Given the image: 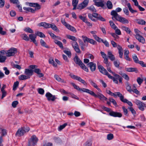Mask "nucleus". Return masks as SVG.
Returning a JSON list of instances; mask_svg holds the SVG:
<instances>
[{
    "label": "nucleus",
    "instance_id": "obj_29",
    "mask_svg": "<svg viewBox=\"0 0 146 146\" xmlns=\"http://www.w3.org/2000/svg\"><path fill=\"white\" fill-rule=\"evenodd\" d=\"M30 77L28 76L21 75L19 76V79L21 80H24L30 78Z\"/></svg>",
    "mask_w": 146,
    "mask_h": 146
},
{
    "label": "nucleus",
    "instance_id": "obj_16",
    "mask_svg": "<svg viewBox=\"0 0 146 146\" xmlns=\"http://www.w3.org/2000/svg\"><path fill=\"white\" fill-rule=\"evenodd\" d=\"M87 66L90 68L92 72L94 71L96 69V64L93 62H90L87 64Z\"/></svg>",
    "mask_w": 146,
    "mask_h": 146
},
{
    "label": "nucleus",
    "instance_id": "obj_25",
    "mask_svg": "<svg viewBox=\"0 0 146 146\" xmlns=\"http://www.w3.org/2000/svg\"><path fill=\"white\" fill-rule=\"evenodd\" d=\"M127 6L128 7L130 11L132 13H134L137 12V11L133 9L129 3H128L127 4Z\"/></svg>",
    "mask_w": 146,
    "mask_h": 146
},
{
    "label": "nucleus",
    "instance_id": "obj_11",
    "mask_svg": "<svg viewBox=\"0 0 146 146\" xmlns=\"http://www.w3.org/2000/svg\"><path fill=\"white\" fill-rule=\"evenodd\" d=\"M45 96L48 101H54L57 98L55 96L53 95L49 92H47L45 95Z\"/></svg>",
    "mask_w": 146,
    "mask_h": 146
},
{
    "label": "nucleus",
    "instance_id": "obj_41",
    "mask_svg": "<svg viewBox=\"0 0 146 146\" xmlns=\"http://www.w3.org/2000/svg\"><path fill=\"white\" fill-rule=\"evenodd\" d=\"M29 38L31 41L33 40L36 38V35L34 34H31L29 35Z\"/></svg>",
    "mask_w": 146,
    "mask_h": 146
},
{
    "label": "nucleus",
    "instance_id": "obj_45",
    "mask_svg": "<svg viewBox=\"0 0 146 146\" xmlns=\"http://www.w3.org/2000/svg\"><path fill=\"white\" fill-rule=\"evenodd\" d=\"M36 35L41 38H44L45 37V35L43 33L39 31H38L36 33Z\"/></svg>",
    "mask_w": 146,
    "mask_h": 146
},
{
    "label": "nucleus",
    "instance_id": "obj_5",
    "mask_svg": "<svg viewBox=\"0 0 146 146\" xmlns=\"http://www.w3.org/2000/svg\"><path fill=\"white\" fill-rule=\"evenodd\" d=\"M89 18L91 20L93 18V17L97 18L98 19L102 21H105L106 20L103 18L100 15L97 13H94L92 14L90 13L88 14Z\"/></svg>",
    "mask_w": 146,
    "mask_h": 146
},
{
    "label": "nucleus",
    "instance_id": "obj_39",
    "mask_svg": "<svg viewBox=\"0 0 146 146\" xmlns=\"http://www.w3.org/2000/svg\"><path fill=\"white\" fill-rule=\"evenodd\" d=\"M54 42L58 45L61 48H63V46L61 42L57 40H55Z\"/></svg>",
    "mask_w": 146,
    "mask_h": 146
},
{
    "label": "nucleus",
    "instance_id": "obj_9",
    "mask_svg": "<svg viewBox=\"0 0 146 146\" xmlns=\"http://www.w3.org/2000/svg\"><path fill=\"white\" fill-rule=\"evenodd\" d=\"M133 61L136 63L139 64L143 67H146V64L143 61H139L137 55L134 54L132 56Z\"/></svg>",
    "mask_w": 146,
    "mask_h": 146
},
{
    "label": "nucleus",
    "instance_id": "obj_23",
    "mask_svg": "<svg viewBox=\"0 0 146 146\" xmlns=\"http://www.w3.org/2000/svg\"><path fill=\"white\" fill-rule=\"evenodd\" d=\"M33 71L32 70H29L28 69H25V73L27 76H32L33 75Z\"/></svg>",
    "mask_w": 146,
    "mask_h": 146
},
{
    "label": "nucleus",
    "instance_id": "obj_63",
    "mask_svg": "<svg viewBox=\"0 0 146 146\" xmlns=\"http://www.w3.org/2000/svg\"><path fill=\"white\" fill-rule=\"evenodd\" d=\"M110 35L115 38V40L116 39L118 38L119 36L114 33H110Z\"/></svg>",
    "mask_w": 146,
    "mask_h": 146
},
{
    "label": "nucleus",
    "instance_id": "obj_15",
    "mask_svg": "<svg viewBox=\"0 0 146 146\" xmlns=\"http://www.w3.org/2000/svg\"><path fill=\"white\" fill-rule=\"evenodd\" d=\"M74 61L76 64H78L82 68V62L81 60L77 56H76L74 58Z\"/></svg>",
    "mask_w": 146,
    "mask_h": 146
},
{
    "label": "nucleus",
    "instance_id": "obj_1",
    "mask_svg": "<svg viewBox=\"0 0 146 146\" xmlns=\"http://www.w3.org/2000/svg\"><path fill=\"white\" fill-rule=\"evenodd\" d=\"M111 15L112 16V19L114 20V19L117 21L123 24H128L129 23L127 19L119 15L114 10H113L111 12Z\"/></svg>",
    "mask_w": 146,
    "mask_h": 146
},
{
    "label": "nucleus",
    "instance_id": "obj_24",
    "mask_svg": "<svg viewBox=\"0 0 146 146\" xmlns=\"http://www.w3.org/2000/svg\"><path fill=\"white\" fill-rule=\"evenodd\" d=\"M70 76L72 78L76 80L81 82H82V80L80 77L71 74H70Z\"/></svg>",
    "mask_w": 146,
    "mask_h": 146
},
{
    "label": "nucleus",
    "instance_id": "obj_6",
    "mask_svg": "<svg viewBox=\"0 0 146 146\" xmlns=\"http://www.w3.org/2000/svg\"><path fill=\"white\" fill-rule=\"evenodd\" d=\"M38 139L35 135H33L29 140V146H34L37 143Z\"/></svg>",
    "mask_w": 146,
    "mask_h": 146
},
{
    "label": "nucleus",
    "instance_id": "obj_10",
    "mask_svg": "<svg viewBox=\"0 0 146 146\" xmlns=\"http://www.w3.org/2000/svg\"><path fill=\"white\" fill-rule=\"evenodd\" d=\"M17 52V48H11L7 51L6 54L7 56L8 57L14 56L15 53Z\"/></svg>",
    "mask_w": 146,
    "mask_h": 146
},
{
    "label": "nucleus",
    "instance_id": "obj_55",
    "mask_svg": "<svg viewBox=\"0 0 146 146\" xmlns=\"http://www.w3.org/2000/svg\"><path fill=\"white\" fill-rule=\"evenodd\" d=\"M19 82L18 81H17L14 83L13 87V90L15 91L16 90L17 87L19 85Z\"/></svg>",
    "mask_w": 146,
    "mask_h": 146
},
{
    "label": "nucleus",
    "instance_id": "obj_33",
    "mask_svg": "<svg viewBox=\"0 0 146 146\" xmlns=\"http://www.w3.org/2000/svg\"><path fill=\"white\" fill-rule=\"evenodd\" d=\"M85 41H87V42H89L93 44H94L96 42V41H95L94 40L89 38L88 37L86 38V39L85 40Z\"/></svg>",
    "mask_w": 146,
    "mask_h": 146
},
{
    "label": "nucleus",
    "instance_id": "obj_37",
    "mask_svg": "<svg viewBox=\"0 0 146 146\" xmlns=\"http://www.w3.org/2000/svg\"><path fill=\"white\" fill-rule=\"evenodd\" d=\"M58 82H61L63 83H66L63 79H61L57 75H55L54 76Z\"/></svg>",
    "mask_w": 146,
    "mask_h": 146
},
{
    "label": "nucleus",
    "instance_id": "obj_53",
    "mask_svg": "<svg viewBox=\"0 0 146 146\" xmlns=\"http://www.w3.org/2000/svg\"><path fill=\"white\" fill-rule=\"evenodd\" d=\"M113 138V135L111 133L108 134L107 135V139L108 140H112Z\"/></svg>",
    "mask_w": 146,
    "mask_h": 146
},
{
    "label": "nucleus",
    "instance_id": "obj_59",
    "mask_svg": "<svg viewBox=\"0 0 146 146\" xmlns=\"http://www.w3.org/2000/svg\"><path fill=\"white\" fill-rule=\"evenodd\" d=\"M143 81V79H141L140 77H138L137 79V81L139 85H141V84Z\"/></svg>",
    "mask_w": 146,
    "mask_h": 146
},
{
    "label": "nucleus",
    "instance_id": "obj_50",
    "mask_svg": "<svg viewBox=\"0 0 146 146\" xmlns=\"http://www.w3.org/2000/svg\"><path fill=\"white\" fill-rule=\"evenodd\" d=\"M126 90L127 91L129 92H131L132 91L131 89V86L128 84L127 83L126 84Z\"/></svg>",
    "mask_w": 146,
    "mask_h": 146
},
{
    "label": "nucleus",
    "instance_id": "obj_38",
    "mask_svg": "<svg viewBox=\"0 0 146 146\" xmlns=\"http://www.w3.org/2000/svg\"><path fill=\"white\" fill-rule=\"evenodd\" d=\"M87 9L92 12H96V10L94 8V7L93 5H91L90 7H87Z\"/></svg>",
    "mask_w": 146,
    "mask_h": 146
},
{
    "label": "nucleus",
    "instance_id": "obj_58",
    "mask_svg": "<svg viewBox=\"0 0 146 146\" xmlns=\"http://www.w3.org/2000/svg\"><path fill=\"white\" fill-rule=\"evenodd\" d=\"M109 100L110 102L112 103L115 106H117L116 102L114 99L110 98L109 99Z\"/></svg>",
    "mask_w": 146,
    "mask_h": 146
},
{
    "label": "nucleus",
    "instance_id": "obj_36",
    "mask_svg": "<svg viewBox=\"0 0 146 146\" xmlns=\"http://www.w3.org/2000/svg\"><path fill=\"white\" fill-rule=\"evenodd\" d=\"M53 30L56 32H59V30L57 27L54 24H51L50 27Z\"/></svg>",
    "mask_w": 146,
    "mask_h": 146
},
{
    "label": "nucleus",
    "instance_id": "obj_49",
    "mask_svg": "<svg viewBox=\"0 0 146 146\" xmlns=\"http://www.w3.org/2000/svg\"><path fill=\"white\" fill-rule=\"evenodd\" d=\"M89 3V0H84L83 2V9L86 7Z\"/></svg>",
    "mask_w": 146,
    "mask_h": 146
},
{
    "label": "nucleus",
    "instance_id": "obj_26",
    "mask_svg": "<svg viewBox=\"0 0 146 146\" xmlns=\"http://www.w3.org/2000/svg\"><path fill=\"white\" fill-rule=\"evenodd\" d=\"M136 21L137 24L139 25H145L146 23L145 21L142 19H137Z\"/></svg>",
    "mask_w": 146,
    "mask_h": 146
},
{
    "label": "nucleus",
    "instance_id": "obj_3",
    "mask_svg": "<svg viewBox=\"0 0 146 146\" xmlns=\"http://www.w3.org/2000/svg\"><path fill=\"white\" fill-rule=\"evenodd\" d=\"M30 129L28 127H24L19 128L16 133L15 135L17 136L20 137L23 136L24 134L28 132Z\"/></svg>",
    "mask_w": 146,
    "mask_h": 146
},
{
    "label": "nucleus",
    "instance_id": "obj_32",
    "mask_svg": "<svg viewBox=\"0 0 146 146\" xmlns=\"http://www.w3.org/2000/svg\"><path fill=\"white\" fill-rule=\"evenodd\" d=\"M66 27L69 30L74 32H76V29L73 27L71 26L69 24H68V25Z\"/></svg>",
    "mask_w": 146,
    "mask_h": 146
},
{
    "label": "nucleus",
    "instance_id": "obj_14",
    "mask_svg": "<svg viewBox=\"0 0 146 146\" xmlns=\"http://www.w3.org/2000/svg\"><path fill=\"white\" fill-rule=\"evenodd\" d=\"M26 4L30 7H36V9H39L41 7L40 5L37 3L26 2Z\"/></svg>",
    "mask_w": 146,
    "mask_h": 146
},
{
    "label": "nucleus",
    "instance_id": "obj_18",
    "mask_svg": "<svg viewBox=\"0 0 146 146\" xmlns=\"http://www.w3.org/2000/svg\"><path fill=\"white\" fill-rule=\"evenodd\" d=\"M136 38L138 40V41L144 44L145 43V40L142 36L140 35H136L135 36Z\"/></svg>",
    "mask_w": 146,
    "mask_h": 146
},
{
    "label": "nucleus",
    "instance_id": "obj_54",
    "mask_svg": "<svg viewBox=\"0 0 146 146\" xmlns=\"http://www.w3.org/2000/svg\"><path fill=\"white\" fill-rule=\"evenodd\" d=\"M113 64L115 67L117 68H119V67L120 62L119 61L115 60L114 61Z\"/></svg>",
    "mask_w": 146,
    "mask_h": 146
},
{
    "label": "nucleus",
    "instance_id": "obj_31",
    "mask_svg": "<svg viewBox=\"0 0 146 146\" xmlns=\"http://www.w3.org/2000/svg\"><path fill=\"white\" fill-rule=\"evenodd\" d=\"M40 42L42 46L47 48H49V47L46 44V43L42 39H40Z\"/></svg>",
    "mask_w": 146,
    "mask_h": 146
},
{
    "label": "nucleus",
    "instance_id": "obj_22",
    "mask_svg": "<svg viewBox=\"0 0 146 146\" xmlns=\"http://www.w3.org/2000/svg\"><path fill=\"white\" fill-rule=\"evenodd\" d=\"M126 70L129 72H135L136 73H137L138 72L137 68H127Z\"/></svg>",
    "mask_w": 146,
    "mask_h": 146
},
{
    "label": "nucleus",
    "instance_id": "obj_60",
    "mask_svg": "<svg viewBox=\"0 0 146 146\" xmlns=\"http://www.w3.org/2000/svg\"><path fill=\"white\" fill-rule=\"evenodd\" d=\"M38 92L40 94L43 95L44 94V90L43 89L40 88L38 89Z\"/></svg>",
    "mask_w": 146,
    "mask_h": 146
},
{
    "label": "nucleus",
    "instance_id": "obj_42",
    "mask_svg": "<svg viewBox=\"0 0 146 146\" xmlns=\"http://www.w3.org/2000/svg\"><path fill=\"white\" fill-rule=\"evenodd\" d=\"M107 5L108 8L109 9H111L112 8V4L111 2L110 1H107Z\"/></svg>",
    "mask_w": 146,
    "mask_h": 146
},
{
    "label": "nucleus",
    "instance_id": "obj_27",
    "mask_svg": "<svg viewBox=\"0 0 146 146\" xmlns=\"http://www.w3.org/2000/svg\"><path fill=\"white\" fill-rule=\"evenodd\" d=\"M23 9L27 12H31L32 13H35V10L31 7H23ZM27 13V12H26Z\"/></svg>",
    "mask_w": 146,
    "mask_h": 146
},
{
    "label": "nucleus",
    "instance_id": "obj_20",
    "mask_svg": "<svg viewBox=\"0 0 146 146\" xmlns=\"http://www.w3.org/2000/svg\"><path fill=\"white\" fill-rule=\"evenodd\" d=\"M129 51L128 50H125L124 53V58L125 59L129 61H131V59L129 58Z\"/></svg>",
    "mask_w": 146,
    "mask_h": 146
},
{
    "label": "nucleus",
    "instance_id": "obj_8",
    "mask_svg": "<svg viewBox=\"0 0 146 146\" xmlns=\"http://www.w3.org/2000/svg\"><path fill=\"white\" fill-rule=\"evenodd\" d=\"M135 102L138 106V107L139 110L142 111L144 110L145 108L146 107V105L145 104L137 100H136Z\"/></svg>",
    "mask_w": 146,
    "mask_h": 146
},
{
    "label": "nucleus",
    "instance_id": "obj_56",
    "mask_svg": "<svg viewBox=\"0 0 146 146\" xmlns=\"http://www.w3.org/2000/svg\"><path fill=\"white\" fill-rule=\"evenodd\" d=\"M120 74H121L120 73ZM122 76L125 80L128 81L129 80V78L128 76L125 73H123L121 74Z\"/></svg>",
    "mask_w": 146,
    "mask_h": 146
},
{
    "label": "nucleus",
    "instance_id": "obj_44",
    "mask_svg": "<svg viewBox=\"0 0 146 146\" xmlns=\"http://www.w3.org/2000/svg\"><path fill=\"white\" fill-rule=\"evenodd\" d=\"M109 23H110V26L113 29H115L117 28V27L112 21H110Z\"/></svg>",
    "mask_w": 146,
    "mask_h": 146
},
{
    "label": "nucleus",
    "instance_id": "obj_64",
    "mask_svg": "<svg viewBox=\"0 0 146 146\" xmlns=\"http://www.w3.org/2000/svg\"><path fill=\"white\" fill-rule=\"evenodd\" d=\"M102 42L106 46L109 47V44L108 42L106 40H103Z\"/></svg>",
    "mask_w": 146,
    "mask_h": 146
},
{
    "label": "nucleus",
    "instance_id": "obj_34",
    "mask_svg": "<svg viewBox=\"0 0 146 146\" xmlns=\"http://www.w3.org/2000/svg\"><path fill=\"white\" fill-rule=\"evenodd\" d=\"M49 62L50 64L52 65L53 66L56 67L57 66V64L54 62L53 59L52 58H50L49 60Z\"/></svg>",
    "mask_w": 146,
    "mask_h": 146
},
{
    "label": "nucleus",
    "instance_id": "obj_13",
    "mask_svg": "<svg viewBox=\"0 0 146 146\" xmlns=\"http://www.w3.org/2000/svg\"><path fill=\"white\" fill-rule=\"evenodd\" d=\"M98 68L99 71L101 73L104 75L107 76L108 77V75H110V74L108 73L107 70L102 66L101 65H98Z\"/></svg>",
    "mask_w": 146,
    "mask_h": 146
},
{
    "label": "nucleus",
    "instance_id": "obj_46",
    "mask_svg": "<svg viewBox=\"0 0 146 146\" xmlns=\"http://www.w3.org/2000/svg\"><path fill=\"white\" fill-rule=\"evenodd\" d=\"M104 62L106 64V67H110V63L109 62L108 59H106L104 60Z\"/></svg>",
    "mask_w": 146,
    "mask_h": 146
},
{
    "label": "nucleus",
    "instance_id": "obj_48",
    "mask_svg": "<svg viewBox=\"0 0 146 146\" xmlns=\"http://www.w3.org/2000/svg\"><path fill=\"white\" fill-rule=\"evenodd\" d=\"M24 31L26 32L30 33H33L34 32L33 30L29 27H27L24 29Z\"/></svg>",
    "mask_w": 146,
    "mask_h": 146
},
{
    "label": "nucleus",
    "instance_id": "obj_2",
    "mask_svg": "<svg viewBox=\"0 0 146 146\" xmlns=\"http://www.w3.org/2000/svg\"><path fill=\"white\" fill-rule=\"evenodd\" d=\"M83 92L89 94L95 97L98 98L101 100H106L107 99L102 94L98 93L96 94L93 91L86 88H83Z\"/></svg>",
    "mask_w": 146,
    "mask_h": 146
},
{
    "label": "nucleus",
    "instance_id": "obj_17",
    "mask_svg": "<svg viewBox=\"0 0 146 146\" xmlns=\"http://www.w3.org/2000/svg\"><path fill=\"white\" fill-rule=\"evenodd\" d=\"M94 1L95 5L98 7H103L104 6L103 1L102 0H94Z\"/></svg>",
    "mask_w": 146,
    "mask_h": 146
},
{
    "label": "nucleus",
    "instance_id": "obj_12",
    "mask_svg": "<svg viewBox=\"0 0 146 146\" xmlns=\"http://www.w3.org/2000/svg\"><path fill=\"white\" fill-rule=\"evenodd\" d=\"M6 52L4 50L0 51V62H4L6 59V57L5 56L3 55L5 54Z\"/></svg>",
    "mask_w": 146,
    "mask_h": 146
},
{
    "label": "nucleus",
    "instance_id": "obj_35",
    "mask_svg": "<svg viewBox=\"0 0 146 146\" xmlns=\"http://www.w3.org/2000/svg\"><path fill=\"white\" fill-rule=\"evenodd\" d=\"M21 37L23 39L26 41H28L29 40V37L26 34H23L22 35H21Z\"/></svg>",
    "mask_w": 146,
    "mask_h": 146
},
{
    "label": "nucleus",
    "instance_id": "obj_40",
    "mask_svg": "<svg viewBox=\"0 0 146 146\" xmlns=\"http://www.w3.org/2000/svg\"><path fill=\"white\" fill-rule=\"evenodd\" d=\"M0 133L1 134L2 137L6 135V131L4 129H0Z\"/></svg>",
    "mask_w": 146,
    "mask_h": 146
},
{
    "label": "nucleus",
    "instance_id": "obj_52",
    "mask_svg": "<svg viewBox=\"0 0 146 146\" xmlns=\"http://www.w3.org/2000/svg\"><path fill=\"white\" fill-rule=\"evenodd\" d=\"M67 37L68 39L72 40L74 41H76L77 40L75 37L70 35H67Z\"/></svg>",
    "mask_w": 146,
    "mask_h": 146
},
{
    "label": "nucleus",
    "instance_id": "obj_7",
    "mask_svg": "<svg viewBox=\"0 0 146 146\" xmlns=\"http://www.w3.org/2000/svg\"><path fill=\"white\" fill-rule=\"evenodd\" d=\"M117 95L120 98V100L124 103H127L129 106H133V104L131 102L128 101L127 99H124L123 96L119 92H116Z\"/></svg>",
    "mask_w": 146,
    "mask_h": 146
},
{
    "label": "nucleus",
    "instance_id": "obj_4",
    "mask_svg": "<svg viewBox=\"0 0 146 146\" xmlns=\"http://www.w3.org/2000/svg\"><path fill=\"white\" fill-rule=\"evenodd\" d=\"M113 75L114 77L111 76L110 75H109L108 78L113 80V82L116 84H118V80L120 83H122V78L119 75L116 74L115 73Z\"/></svg>",
    "mask_w": 146,
    "mask_h": 146
},
{
    "label": "nucleus",
    "instance_id": "obj_43",
    "mask_svg": "<svg viewBox=\"0 0 146 146\" xmlns=\"http://www.w3.org/2000/svg\"><path fill=\"white\" fill-rule=\"evenodd\" d=\"M67 125V124L66 123L60 125L58 128V130L59 131H61Z\"/></svg>",
    "mask_w": 146,
    "mask_h": 146
},
{
    "label": "nucleus",
    "instance_id": "obj_61",
    "mask_svg": "<svg viewBox=\"0 0 146 146\" xmlns=\"http://www.w3.org/2000/svg\"><path fill=\"white\" fill-rule=\"evenodd\" d=\"M123 11L124 13L126 15H128L129 14V11L127 8H125L123 9Z\"/></svg>",
    "mask_w": 146,
    "mask_h": 146
},
{
    "label": "nucleus",
    "instance_id": "obj_62",
    "mask_svg": "<svg viewBox=\"0 0 146 146\" xmlns=\"http://www.w3.org/2000/svg\"><path fill=\"white\" fill-rule=\"evenodd\" d=\"M128 109L133 114L135 115L136 114V111L133 108L131 107H129L128 108Z\"/></svg>",
    "mask_w": 146,
    "mask_h": 146
},
{
    "label": "nucleus",
    "instance_id": "obj_47",
    "mask_svg": "<svg viewBox=\"0 0 146 146\" xmlns=\"http://www.w3.org/2000/svg\"><path fill=\"white\" fill-rule=\"evenodd\" d=\"M87 37L86 36H83V40L84 43L83 44V46L84 47H87L88 44V42H87V41H85V40L86 39V38Z\"/></svg>",
    "mask_w": 146,
    "mask_h": 146
},
{
    "label": "nucleus",
    "instance_id": "obj_51",
    "mask_svg": "<svg viewBox=\"0 0 146 146\" xmlns=\"http://www.w3.org/2000/svg\"><path fill=\"white\" fill-rule=\"evenodd\" d=\"M89 82L91 85L95 88H96L98 87L96 84L92 80H90Z\"/></svg>",
    "mask_w": 146,
    "mask_h": 146
},
{
    "label": "nucleus",
    "instance_id": "obj_30",
    "mask_svg": "<svg viewBox=\"0 0 146 146\" xmlns=\"http://www.w3.org/2000/svg\"><path fill=\"white\" fill-rule=\"evenodd\" d=\"M83 21L85 22L86 24L87 25L88 27H92V24L88 21V20L85 18L83 17Z\"/></svg>",
    "mask_w": 146,
    "mask_h": 146
},
{
    "label": "nucleus",
    "instance_id": "obj_28",
    "mask_svg": "<svg viewBox=\"0 0 146 146\" xmlns=\"http://www.w3.org/2000/svg\"><path fill=\"white\" fill-rule=\"evenodd\" d=\"M121 28L123 30L125 31L127 33L130 34L131 33L130 29L127 27L122 26L121 27Z\"/></svg>",
    "mask_w": 146,
    "mask_h": 146
},
{
    "label": "nucleus",
    "instance_id": "obj_57",
    "mask_svg": "<svg viewBox=\"0 0 146 146\" xmlns=\"http://www.w3.org/2000/svg\"><path fill=\"white\" fill-rule=\"evenodd\" d=\"M54 139L55 141L57 143H59L61 142V141L59 138L54 137Z\"/></svg>",
    "mask_w": 146,
    "mask_h": 146
},
{
    "label": "nucleus",
    "instance_id": "obj_19",
    "mask_svg": "<svg viewBox=\"0 0 146 146\" xmlns=\"http://www.w3.org/2000/svg\"><path fill=\"white\" fill-rule=\"evenodd\" d=\"M117 48L118 50L119 56L120 58H122L123 54V49L122 47L119 45H118Z\"/></svg>",
    "mask_w": 146,
    "mask_h": 146
},
{
    "label": "nucleus",
    "instance_id": "obj_21",
    "mask_svg": "<svg viewBox=\"0 0 146 146\" xmlns=\"http://www.w3.org/2000/svg\"><path fill=\"white\" fill-rule=\"evenodd\" d=\"M107 54L108 57L111 61H113L115 60V56L114 55L112 54V52L111 51H108Z\"/></svg>",
    "mask_w": 146,
    "mask_h": 146
}]
</instances>
